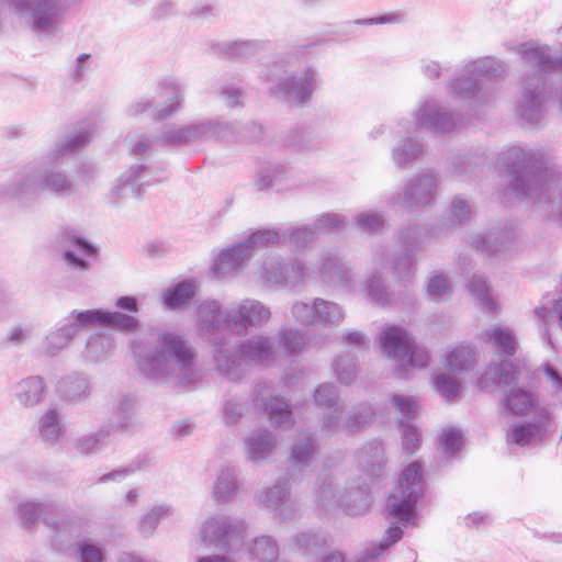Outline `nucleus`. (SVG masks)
Returning a JSON list of instances; mask_svg holds the SVG:
<instances>
[{
	"mask_svg": "<svg viewBox=\"0 0 562 562\" xmlns=\"http://www.w3.org/2000/svg\"><path fill=\"white\" fill-rule=\"evenodd\" d=\"M543 165V155L539 150L521 146L502 150L496 166L509 178L505 195L533 200L549 198L554 186L552 175Z\"/></svg>",
	"mask_w": 562,
	"mask_h": 562,
	"instance_id": "f257e3e1",
	"label": "nucleus"
},
{
	"mask_svg": "<svg viewBox=\"0 0 562 562\" xmlns=\"http://www.w3.org/2000/svg\"><path fill=\"white\" fill-rule=\"evenodd\" d=\"M383 449L374 447L361 457V464L366 468L363 473L352 477L348 485L342 486V479L325 475L321 479L316 490V502L324 509L344 507L359 515L366 513L371 506V496L368 485L382 471Z\"/></svg>",
	"mask_w": 562,
	"mask_h": 562,
	"instance_id": "f03ea898",
	"label": "nucleus"
},
{
	"mask_svg": "<svg viewBox=\"0 0 562 562\" xmlns=\"http://www.w3.org/2000/svg\"><path fill=\"white\" fill-rule=\"evenodd\" d=\"M271 318L268 306L257 300L246 299L223 311L220 302L209 300L198 306L196 322L199 331L205 339L218 344L225 329L245 330L248 327H261Z\"/></svg>",
	"mask_w": 562,
	"mask_h": 562,
	"instance_id": "7ed1b4c3",
	"label": "nucleus"
},
{
	"mask_svg": "<svg viewBox=\"0 0 562 562\" xmlns=\"http://www.w3.org/2000/svg\"><path fill=\"white\" fill-rule=\"evenodd\" d=\"M133 356L138 371L148 379L164 381L191 369L194 352L188 342L175 334H164L155 349L133 341Z\"/></svg>",
	"mask_w": 562,
	"mask_h": 562,
	"instance_id": "20e7f679",
	"label": "nucleus"
},
{
	"mask_svg": "<svg viewBox=\"0 0 562 562\" xmlns=\"http://www.w3.org/2000/svg\"><path fill=\"white\" fill-rule=\"evenodd\" d=\"M45 191L66 196L74 192V184L64 172L54 168L24 170L0 183V199L31 201Z\"/></svg>",
	"mask_w": 562,
	"mask_h": 562,
	"instance_id": "39448f33",
	"label": "nucleus"
},
{
	"mask_svg": "<svg viewBox=\"0 0 562 562\" xmlns=\"http://www.w3.org/2000/svg\"><path fill=\"white\" fill-rule=\"evenodd\" d=\"M506 70L503 61L493 57H483L470 61L464 67L468 77L460 76L447 85V93L451 101L464 103L470 108L487 103L485 93L477 87L476 79L501 77Z\"/></svg>",
	"mask_w": 562,
	"mask_h": 562,
	"instance_id": "423d86ee",
	"label": "nucleus"
},
{
	"mask_svg": "<svg viewBox=\"0 0 562 562\" xmlns=\"http://www.w3.org/2000/svg\"><path fill=\"white\" fill-rule=\"evenodd\" d=\"M279 348L272 338L256 335L245 340L238 348L237 356L227 349L218 348L214 351L217 370L231 379L239 378L241 363L260 364L276 359Z\"/></svg>",
	"mask_w": 562,
	"mask_h": 562,
	"instance_id": "0eeeda50",
	"label": "nucleus"
},
{
	"mask_svg": "<svg viewBox=\"0 0 562 562\" xmlns=\"http://www.w3.org/2000/svg\"><path fill=\"white\" fill-rule=\"evenodd\" d=\"M314 400L319 407L329 411L322 422V428L327 432L358 430L369 424L373 416L369 405H360L344 419L342 403L330 383L321 384L314 392Z\"/></svg>",
	"mask_w": 562,
	"mask_h": 562,
	"instance_id": "6e6552de",
	"label": "nucleus"
},
{
	"mask_svg": "<svg viewBox=\"0 0 562 562\" xmlns=\"http://www.w3.org/2000/svg\"><path fill=\"white\" fill-rule=\"evenodd\" d=\"M383 352L400 364L398 375L409 376V370L424 369L429 363V353L418 346L413 337L400 326H385L380 336Z\"/></svg>",
	"mask_w": 562,
	"mask_h": 562,
	"instance_id": "1a4fd4ad",
	"label": "nucleus"
},
{
	"mask_svg": "<svg viewBox=\"0 0 562 562\" xmlns=\"http://www.w3.org/2000/svg\"><path fill=\"white\" fill-rule=\"evenodd\" d=\"M423 487L422 468L417 462H412L403 470L397 486L386 501L387 513L408 524Z\"/></svg>",
	"mask_w": 562,
	"mask_h": 562,
	"instance_id": "9d476101",
	"label": "nucleus"
},
{
	"mask_svg": "<svg viewBox=\"0 0 562 562\" xmlns=\"http://www.w3.org/2000/svg\"><path fill=\"white\" fill-rule=\"evenodd\" d=\"M440 177L436 170H425L413 175L403 190L390 200L395 211L430 206L436 202Z\"/></svg>",
	"mask_w": 562,
	"mask_h": 562,
	"instance_id": "9b49d317",
	"label": "nucleus"
},
{
	"mask_svg": "<svg viewBox=\"0 0 562 562\" xmlns=\"http://www.w3.org/2000/svg\"><path fill=\"white\" fill-rule=\"evenodd\" d=\"M258 279L267 284L299 285L307 280V267L300 259L285 262L278 254L267 255L257 270Z\"/></svg>",
	"mask_w": 562,
	"mask_h": 562,
	"instance_id": "f8f14e48",
	"label": "nucleus"
},
{
	"mask_svg": "<svg viewBox=\"0 0 562 562\" xmlns=\"http://www.w3.org/2000/svg\"><path fill=\"white\" fill-rule=\"evenodd\" d=\"M307 280L316 279L328 285L350 286L352 270L337 249H326L319 254L312 268H307Z\"/></svg>",
	"mask_w": 562,
	"mask_h": 562,
	"instance_id": "ddd939ff",
	"label": "nucleus"
},
{
	"mask_svg": "<svg viewBox=\"0 0 562 562\" xmlns=\"http://www.w3.org/2000/svg\"><path fill=\"white\" fill-rule=\"evenodd\" d=\"M165 171L160 170L157 176L145 166L135 165L121 173L111 187V196L114 203H120L130 198H138L146 186L165 180Z\"/></svg>",
	"mask_w": 562,
	"mask_h": 562,
	"instance_id": "4468645a",
	"label": "nucleus"
},
{
	"mask_svg": "<svg viewBox=\"0 0 562 562\" xmlns=\"http://www.w3.org/2000/svg\"><path fill=\"white\" fill-rule=\"evenodd\" d=\"M548 99L549 92L541 76L526 78L517 104L518 116L529 124L539 123L544 115Z\"/></svg>",
	"mask_w": 562,
	"mask_h": 562,
	"instance_id": "2eb2a0df",
	"label": "nucleus"
},
{
	"mask_svg": "<svg viewBox=\"0 0 562 562\" xmlns=\"http://www.w3.org/2000/svg\"><path fill=\"white\" fill-rule=\"evenodd\" d=\"M245 535V525L239 520H231L227 516L216 515L204 521L200 531V540L206 547L232 548Z\"/></svg>",
	"mask_w": 562,
	"mask_h": 562,
	"instance_id": "dca6fc26",
	"label": "nucleus"
},
{
	"mask_svg": "<svg viewBox=\"0 0 562 562\" xmlns=\"http://www.w3.org/2000/svg\"><path fill=\"white\" fill-rule=\"evenodd\" d=\"M413 120L416 130L425 128L434 133H450L460 123L459 115L452 114L434 99L420 101L413 112Z\"/></svg>",
	"mask_w": 562,
	"mask_h": 562,
	"instance_id": "f3484780",
	"label": "nucleus"
},
{
	"mask_svg": "<svg viewBox=\"0 0 562 562\" xmlns=\"http://www.w3.org/2000/svg\"><path fill=\"white\" fill-rule=\"evenodd\" d=\"M181 99L182 95L179 88L170 85L150 98L139 99L130 106L128 111L131 115H140L150 111L155 119L161 120L177 111Z\"/></svg>",
	"mask_w": 562,
	"mask_h": 562,
	"instance_id": "a211bd4d",
	"label": "nucleus"
},
{
	"mask_svg": "<svg viewBox=\"0 0 562 562\" xmlns=\"http://www.w3.org/2000/svg\"><path fill=\"white\" fill-rule=\"evenodd\" d=\"M392 402L401 414L400 425L403 434V448L413 453L419 445L420 432L417 427L409 423L419 412V402L414 396L396 394Z\"/></svg>",
	"mask_w": 562,
	"mask_h": 562,
	"instance_id": "6ab92c4d",
	"label": "nucleus"
},
{
	"mask_svg": "<svg viewBox=\"0 0 562 562\" xmlns=\"http://www.w3.org/2000/svg\"><path fill=\"white\" fill-rule=\"evenodd\" d=\"M316 85V72L306 69L299 76H291L280 80L273 92L288 102L301 104L310 99Z\"/></svg>",
	"mask_w": 562,
	"mask_h": 562,
	"instance_id": "aec40b11",
	"label": "nucleus"
},
{
	"mask_svg": "<svg viewBox=\"0 0 562 562\" xmlns=\"http://www.w3.org/2000/svg\"><path fill=\"white\" fill-rule=\"evenodd\" d=\"M537 417L536 423L514 425L507 431L508 441L521 447L535 446L541 442L551 426L552 418L550 412L542 407L537 411Z\"/></svg>",
	"mask_w": 562,
	"mask_h": 562,
	"instance_id": "412c9836",
	"label": "nucleus"
},
{
	"mask_svg": "<svg viewBox=\"0 0 562 562\" xmlns=\"http://www.w3.org/2000/svg\"><path fill=\"white\" fill-rule=\"evenodd\" d=\"M252 251L248 248L245 240L234 246L223 249L212 260L211 271L218 278L226 277L243 268L251 258Z\"/></svg>",
	"mask_w": 562,
	"mask_h": 562,
	"instance_id": "4be33fe9",
	"label": "nucleus"
},
{
	"mask_svg": "<svg viewBox=\"0 0 562 562\" xmlns=\"http://www.w3.org/2000/svg\"><path fill=\"white\" fill-rule=\"evenodd\" d=\"M516 52L525 63L537 67L542 72L562 70V54L554 53L547 45L536 42L524 43L517 46Z\"/></svg>",
	"mask_w": 562,
	"mask_h": 562,
	"instance_id": "5701e85b",
	"label": "nucleus"
},
{
	"mask_svg": "<svg viewBox=\"0 0 562 562\" xmlns=\"http://www.w3.org/2000/svg\"><path fill=\"white\" fill-rule=\"evenodd\" d=\"M254 404L257 408L267 412L269 420L278 427H286L291 424V412L288 403L280 397H272L270 387L259 385L255 389Z\"/></svg>",
	"mask_w": 562,
	"mask_h": 562,
	"instance_id": "b1692460",
	"label": "nucleus"
},
{
	"mask_svg": "<svg viewBox=\"0 0 562 562\" xmlns=\"http://www.w3.org/2000/svg\"><path fill=\"white\" fill-rule=\"evenodd\" d=\"M97 249L82 238L72 237L64 247L63 259L72 270L86 271L90 268V258L94 257Z\"/></svg>",
	"mask_w": 562,
	"mask_h": 562,
	"instance_id": "393cba45",
	"label": "nucleus"
},
{
	"mask_svg": "<svg viewBox=\"0 0 562 562\" xmlns=\"http://www.w3.org/2000/svg\"><path fill=\"white\" fill-rule=\"evenodd\" d=\"M38 436L49 445H57L67 434V426L60 411L48 407L37 422Z\"/></svg>",
	"mask_w": 562,
	"mask_h": 562,
	"instance_id": "a878e982",
	"label": "nucleus"
},
{
	"mask_svg": "<svg viewBox=\"0 0 562 562\" xmlns=\"http://www.w3.org/2000/svg\"><path fill=\"white\" fill-rule=\"evenodd\" d=\"M211 133L210 124L194 123L188 125H169L165 127L161 138L170 145H184L204 139Z\"/></svg>",
	"mask_w": 562,
	"mask_h": 562,
	"instance_id": "bb28decb",
	"label": "nucleus"
},
{
	"mask_svg": "<svg viewBox=\"0 0 562 562\" xmlns=\"http://www.w3.org/2000/svg\"><path fill=\"white\" fill-rule=\"evenodd\" d=\"M521 371L514 368L513 362L503 360L493 361L486 372L481 376L479 383L482 387H488L496 383H503L507 386H515L519 382Z\"/></svg>",
	"mask_w": 562,
	"mask_h": 562,
	"instance_id": "cd10ccee",
	"label": "nucleus"
},
{
	"mask_svg": "<svg viewBox=\"0 0 562 562\" xmlns=\"http://www.w3.org/2000/svg\"><path fill=\"white\" fill-rule=\"evenodd\" d=\"M46 385L41 376H29L14 386V397L24 407H34L43 401Z\"/></svg>",
	"mask_w": 562,
	"mask_h": 562,
	"instance_id": "c85d7f7f",
	"label": "nucleus"
},
{
	"mask_svg": "<svg viewBox=\"0 0 562 562\" xmlns=\"http://www.w3.org/2000/svg\"><path fill=\"white\" fill-rule=\"evenodd\" d=\"M476 353L470 345H457L447 350L443 367L453 372L462 373L471 370L476 363Z\"/></svg>",
	"mask_w": 562,
	"mask_h": 562,
	"instance_id": "c756f323",
	"label": "nucleus"
},
{
	"mask_svg": "<svg viewBox=\"0 0 562 562\" xmlns=\"http://www.w3.org/2000/svg\"><path fill=\"white\" fill-rule=\"evenodd\" d=\"M276 445L274 436L263 429L254 431L245 439L247 454L255 462L267 459L276 449Z\"/></svg>",
	"mask_w": 562,
	"mask_h": 562,
	"instance_id": "7c9ffc66",
	"label": "nucleus"
},
{
	"mask_svg": "<svg viewBox=\"0 0 562 562\" xmlns=\"http://www.w3.org/2000/svg\"><path fill=\"white\" fill-rule=\"evenodd\" d=\"M78 333L76 322H66L58 329L49 333L42 344V352L48 357L58 355L63 349L67 348L72 338Z\"/></svg>",
	"mask_w": 562,
	"mask_h": 562,
	"instance_id": "2f4dec72",
	"label": "nucleus"
},
{
	"mask_svg": "<svg viewBox=\"0 0 562 562\" xmlns=\"http://www.w3.org/2000/svg\"><path fill=\"white\" fill-rule=\"evenodd\" d=\"M482 338L486 344L492 345L494 348L508 356H513L518 348L516 335L506 326L495 325L486 329Z\"/></svg>",
	"mask_w": 562,
	"mask_h": 562,
	"instance_id": "473e14b6",
	"label": "nucleus"
},
{
	"mask_svg": "<svg viewBox=\"0 0 562 562\" xmlns=\"http://www.w3.org/2000/svg\"><path fill=\"white\" fill-rule=\"evenodd\" d=\"M503 403L506 411L514 415H525L532 411L536 413L539 411L532 394L522 387H512L507 391Z\"/></svg>",
	"mask_w": 562,
	"mask_h": 562,
	"instance_id": "72a5a7b5",
	"label": "nucleus"
},
{
	"mask_svg": "<svg viewBox=\"0 0 562 562\" xmlns=\"http://www.w3.org/2000/svg\"><path fill=\"white\" fill-rule=\"evenodd\" d=\"M472 296L477 301L484 312L493 313L497 311V297L492 292L485 279L481 276H473L468 284Z\"/></svg>",
	"mask_w": 562,
	"mask_h": 562,
	"instance_id": "f704fd0d",
	"label": "nucleus"
},
{
	"mask_svg": "<svg viewBox=\"0 0 562 562\" xmlns=\"http://www.w3.org/2000/svg\"><path fill=\"white\" fill-rule=\"evenodd\" d=\"M286 488L284 485L276 484L270 488H265L257 493L256 499L259 504L272 509L280 510V516L288 518L284 509L288 506L289 501L286 499Z\"/></svg>",
	"mask_w": 562,
	"mask_h": 562,
	"instance_id": "c9c22d12",
	"label": "nucleus"
},
{
	"mask_svg": "<svg viewBox=\"0 0 562 562\" xmlns=\"http://www.w3.org/2000/svg\"><path fill=\"white\" fill-rule=\"evenodd\" d=\"M238 487L239 484L235 471L231 468L222 469L213 486V496L216 501H228L236 495Z\"/></svg>",
	"mask_w": 562,
	"mask_h": 562,
	"instance_id": "e433bc0d",
	"label": "nucleus"
},
{
	"mask_svg": "<svg viewBox=\"0 0 562 562\" xmlns=\"http://www.w3.org/2000/svg\"><path fill=\"white\" fill-rule=\"evenodd\" d=\"M423 156V146L411 137L398 143L392 150L393 162L401 168H405Z\"/></svg>",
	"mask_w": 562,
	"mask_h": 562,
	"instance_id": "4c0bfd02",
	"label": "nucleus"
},
{
	"mask_svg": "<svg viewBox=\"0 0 562 562\" xmlns=\"http://www.w3.org/2000/svg\"><path fill=\"white\" fill-rule=\"evenodd\" d=\"M512 239V234L508 232H490L475 237L472 244L475 248L486 251L487 254H496L507 249V244Z\"/></svg>",
	"mask_w": 562,
	"mask_h": 562,
	"instance_id": "58836bf2",
	"label": "nucleus"
},
{
	"mask_svg": "<svg viewBox=\"0 0 562 562\" xmlns=\"http://www.w3.org/2000/svg\"><path fill=\"white\" fill-rule=\"evenodd\" d=\"M248 551L258 562H274L279 555L278 544L269 536L256 538L248 548Z\"/></svg>",
	"mask_w": 562,
	"mask_h": 562,
	"instance_id": "ea45409f",
	"label": "nucleus"
},
{
	"mask_svg": "<svg viewBox=\"0 0 562 562\" xmlns=\"http://www.w3.org/2000/svg\"><path fill=\"white\" fill-rule=\"evenodd\" d=\"M109 435L110 429L102 428L93 434L80 436L74 441V448L79 454H91L103 447Z\"/></svg>",
	"mask_w": 562,
	"mask_h": 562,
	"instance_id": "a19ab883",
	"label": "nucleus"
},
{
	"mask_svg": "<svg viewBox=\"0 0 562 562\" xmlns=\"http://www.w3.org/2000/svg\"><path fill=\"white\" fill-rule=\"evenodd\" d=\"M194 293V285L191 282H181L164 292L162 302L167 307L176 308L188 303Z\"/></svg>",
	"mask_w": 562,
	"mask_h": 562,
	"instance_id": "79ce46f5",
	"label": "nucleus"
},
{
	"mask_svg": "<svg viewBox=\"0 0 562 562\" xmlns=\"http://www.w3.org/2000/svg\"><path fill=\"white\" fill-rule=\"evenodd\" d=\"M402 530L397 526H391L386 530V538L376 547L364 550L357 558L356 562H374L382 553H384L393 543L402 538Z\"/></svg>",
	"mask_w": 562,
	"mask_h": 562,
	"instance_id": "37998d69",
	"label": "nucleus"
},
{
	"mask_svg": "<svg viewBox=\"0 0 562 562\" xmlns=\"http://www.w3.org/2000/svg\"><path fill=\"white\" fill-rule=\"evenodd\" d=\"M342 318L338 304L323 299H315V324H334Z\"/></svg>",
	"mask_w": 562,
	"mask_h": 562,
	"instance_id": "c03bdc74",
	"label": "nucleus"
},
{
	"mask_svg": "<svg viewBox=\"0 0 562 562\" xmlns=\"http://www.w3.org/2000/svg\"><path fill=\"white\" fill-rule=\"evenodd\" d=\"M471 216L472 209L469 202L461 198H454L445 214V221H447L450 226H457L467 223Z\"/></svg>",
	"mask_w": 562,
	"mask_h": 562,
	"instance_id": "a18cd8bd",
	"label": "nucleus"
},
{
	"mask_svg": "<svg viewBox=\"0 0 562 562\" xmlns=\"http://www.w3.org/2000/svg\"><path fill=\"white\" fill-rule=\"evenodd\" d=\"M91 137L92 135L88 131H80L69 135L63 142L56 145L52 151V155L57 158L64 154L76 151L87 145L91 140Z\"/></svg>",
	"mask_w": 562,
	"mask_h": 562,
	"instance_id": "49530a36",
	"label": "nucleus"
},
{
	"mask_svg": "<svg viewBox=\"0 0 562 562\" xmlns=\"http://www.w3.org/2000/svg\"><path fill=\"white\" fill-rule=\"evenodd\" d=\"M105 317V326L113 327L125 334L136 333L139 328V321L136 317L121 312L106 311Z\"/></svg>",
	"mask_w": 562,
	"mask_h": 562,
	"instance_id": "de8ad7c7",
	"label": "nucleus"
},
{
	"mask_svg": "<svg viewBox=\"0 0 562 562\" xmlns=\"http://www.w3.org/2000/svg\"><path fill=\"white\" fill-rule=\"evenodd\" d=\"M63 394L70 401H80L89 391V383L85 376H67L61 382Z\"/></svg>",
	"mask_w": 562,
	"mask_h": 562,
	"instance_id": "09e8293b",
	"label": "nucleus"
},
{
	"mask_svg": "<svg viewBox=\"0 0 562 562\" xmlns=\"http://www.w3.org/2000/svg\"><path fill=\"white\" fill-rule=\"evenodd\" d=\"M106 311L87 310L82 312L74 311L67 318L68 322H76L78 330L85 326H105Z\"/></svg>",
	"mask_w": 562,
	"mask_h": 562,
	"instance_id": "8fccbe9b",
	"label": "nucleus"
},
{
	"mask_svg": "<svg viewBox=\"0 0 562 562\" xmlns=\"http://www.w3.org/2000/svg\"><path fill=\"white\" fill-rule=\"evenodd\" d=\"M436 392L447 401H453L460 393V383L457 379L446 373H439L434 378Z\"/></svg>",
	"mask_w": 562,
	"mask_h": 562,
	"instance_id": "3c124183",
	"label": "nucleus"
},
{
	"mask_svg": "<svg viewBox=\"0 0 562 562\" xmlns=\"http://www.w3.org/2000/svg\"><path fill=\"white\" fill-rule=\"evenodd\" d=\"M244 240L254 254L256 247L258 246H270L280 243L283 240V234L281 235L278 231L274 229H258L252 232Z\"/></svg>",
	"mask_w": 562,
	"mask_h": 562,
	"instance_id": "603ef678",
	"label": "nucleus"
},
{
	"mask_svg": "<svg viewBox=\"0 0 562 562\" xmlns=\"http://www.w3.org/2000/svg\"><path fill=\"white\" fill-rule=\"evenodd\" d=\"M317 231L315 227L302 226L293 227L283 232V241H288L296 248H303L315 237Z\"/></svg>",
	"mask_w": 562,
	"mask_h": 562,
	"instance_id": "864d4df0",
	"label": "nucleus"
},
{
	"mask_svg": "<svg viewBox=\"0 0 562 562\" xmlns=\"http://www.w3.org/2000/svg\"><path fill=\"white\" fill-rule=\"evenodd\" d=\"M316 452L315 443L308 436L300 438L292 448V458L300 465L308 464Z\"/></svg>",
	"mask_w": 562,
	"mask_h": 562,
	"instance_id": "5fc2aeb1",
	"label": "nucleus"
},
{
	"mask_svg": "<svg viewBox=\"0 0 562 562\" xmlns=\"http://www.w3.org/2000/svg\"><path fill=\"white\" fill-rule=\"evenodd\" d=\"M427 296L432 301H440L451 292V285L443 274L434 273L427 283Z\"/></svg>",
	"mask_w": 562,
	"mask_h": 562,
	"instance_id": "6e6d98bb",
	"label": "nucleus"
},
{
	"mask_svg": "<svg viewBox=\"0 0 562 562\" xmlns=\"http://www.w3.org/2000/svg\"><path fill=\"white\" fill-rule=\"evenodd\" d=\"M279 345L288 353H296L303 349L305 345V339L304 336L299 330L292 328H284L281 331Z\"/></svg>",
	"mask_w": 562,
	"mask_h": 562,
	"instance_id": "4d7b16f0",
	"label": "nucleus"
},
{
	"mask_svg": "<svg viewBox=\"0 0 562 562\" xmlns=\"http://www.w3.org/2000/svg\"><path fill=\"white\" fill-rule=\"evenodd\" d=\"M113 349L111 340L103 335H94L87 341V355L93 360H100Z\"/></svg>",
	"mask_w": 562,
	"mask_h": 562,
	"instance_id": "13d9d810",
	"label": "nucleus"
},
{
	"mask_svg": "<svg viewBox=\"0 0 562 562\" xmlns=\"http://www.w3.org/2000/svg\"><path fill=\"white\" fill-rule=\"evenodd\" d=\"M171 509L168 506H156L149 513L144 515L139 522V529L143 533H150L155 530L162 518L168 517Z\"/></svg>",
	"mask_w": 562,
	"mask_h": 562,
	"instance_id": "bf43d9fd",
	"label": "nucleus"
},
{
	"mask_svg": "<svg viewBox=\"0 0 562 562\" xmlns=\"http://www.w3.org/2000/svg\"><path fill=\"white\" fill-rule=\"evenodd\" d=\"M366 293L368 297L379 305H385L390 302L389 293L384 286L382 279L379 276H372L366 285Z\"/></svg>",
	"mask_w": 562,
	"mask_h": 562,
	"instance_id": "052dcab7",
	"label": "nucleus"
},
{
	"mask_svg": "<svg viewBox=\"0 0 562 562\" xmlns=\"http://www.w3.org/2000/svg\"><path fill=\"white\" fill-rule=\"evenodd\" d=\"M75 555L79 562H104L102 549L88 541L76 544Z\"/></svg>",
	"mask_w": 562,
	"mask_h": 562,
	"instance_id": "680f3d73",
	"label": "nucleus"
},
{
	"mask_svg": "<svg viewBox=\"0 0 562 562\" xmlns=\"http://www.w3.org/2000/svg\"><path fill=\"white\" fill-rule=\"evenodd\" d=\"M314 227L317 233L337 232L345 227V218L336 213H325L315 220Z\"/></svg>",
	"mask_w": 562,
	"mask_h": 562,
	"instance_id": "e2e57ef3",
	"label": "nucleus"
},
{
	"mask_svg": "<svg viewBox=\"0 0 562 562\" xmlns=\"http://www.w3.org/2000/svg\"><path fill=\"white\" fill-rule=\"evenodd\" d=\"M359 229L367 233H376L384 226V218L375 212H362L355 218Z\"/></svg>",
	"mask_w": 562,
	"mask_h": 562,
	"instance_id": "0e129e2a",
	"label": "nucleus"
},
{
	"mask_svg": "<svg viewBox=\"0 0 562 562\" xmlns=\"http://www.w3.org/2000/svg\"><path fill=\"white\" fill-rule=\"evenodd\" d=\"M334 369L338 380L346 385L351 384L357 376L356 366L349 357H340L336 359L334 362Z\"/></svg>",
	"mask_w": 562,
	"mask_h": 562,
	"instance_id": "69168bd1",
	"label": "nucleus"
},
{
	"mask_svg": "<svg viewBox=\"0 0 562 562\" xmlns=\"http://www.w3.org/2000/svg\"><path fill=\"white\" fill-rule=\"evenodd\" d=\"M291 314L293 318L303 325L315 324V300L312 303L308 302H295L292 305Z\"/></svg>",
	"mask_w": 562,
	"mask_h": 562,
	"instance_id": "338daca9",
	"label": "nucleus"
},
{
	"mask_svg": "<svg viewBox=\"0 0 562 562\" xmlns=\"http://www.w3.org/2000/svg\"><path fill=\"white\" fill-rule=\"evenodd\" d=\"M440 443L446 454L453 456L463 445L462 435L454 428L445 429L440 437Z\"/></svg>",
	"mask_w": 562,
	"mask_h": 562,
	"instance_id": "774afa93",
	"label": "nucleus"
}]
</instances>
